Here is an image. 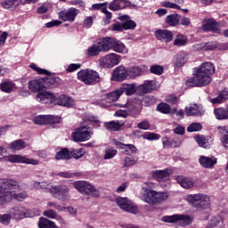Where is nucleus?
<instances>
[{"mask_svg":"<svg viewBox=\"0 0 228 228\" xmlns=\"http://www.w3.org/2000/svg\"><path fill=\"white\" fill-rule=\"evenodd\" d=\"M194 77L186 81L187 86H207L211 83V76L215 73V64L203 62L200 68H195Z\"/></svg>","mask_w":228,"mask_h":228,"instance_id":"f257e3e1","label":"nucleus"},{"mask_svg":"<svg viewBox=\"0 0 228 228\" xmlns=\"http://www.w3.org/2000/svg\"><path fill=\"white\" fill-rule=\"evenodd\" d=\"M35 188L37 190H44L47 193H52V195H55V199L58 200H69V188L65 185H51V183L47 182H35Z\"/></svg>","mask_w":228,"mask_h":228,"instance_id":"f03ea898","label":"nucleus"},{"mask_svg":"<svg viewBox=\"0 0 228 228\" xmlns=\"http://www.w3.org/2000/svg\"><path fill=\"white\" fill-rule=\"evenodd\" d=\"M77 77L78 81H82V83L88 86H94V85L101 83V75H99V72L90 69H81L77 72Z\"/></svg>","mask_w":228,"mask_h":228,"instance_id":"7ed1b4c3","label":"nucleus"},{"mask_svg":"<svg viewBox=\"0 0 228 228\" xmlns=\"http://www.w3.org/2000/svg\"><path fill=\"white\" fill-rule=\"evenodd\" d=\"M187 202L197 209H209V208H211V200L209 199V196L202 193L188 195Z\"/></svg>","mask_w":228,"mask_h":228,"instance_id":"20e7f679","label":"nucleus"},{"mask_svg":"<svg viewBox=\"0 0 228 228\" xmlns=\"http://www.w3.org/2000/svg\"><path fill=\"white\" fill-rule=\"evenodd\" d=\"M142 190L144 191V201L147 202V204H151V206L161 204V202H164V200L168 199V192H158L145 187H142Z\"/></svg>","mask_w":228,"mask_h":228,"instance_id":"39448f33","label":"nucleus"},{"mask_svg":"<svg viewBox=\"0 0 228 228\" xmlns=\"http://www.w3.org/2000/svg\"><path fill=\"white\" fill-rule=\"evenodd\" d=\"M74 186L76 190H77V191L83 195H92V197L96 198L101 197V192L99 190L94 188V186L87 181H77L75 182Z\"/></svg>","mask_w":228,"mask_h":228,"instance_id":"423d86ee","label":"nucleus"},{"mask_svg":"<svg viewBox=\"0 0 228 228\" xmlns=\"http://www.w3.org/2000/svg\"><path fill=\"white\" fill-rule=\"evenodd\" d=\"M162 222L165 224H177V222H183V227H186L193 224V218L187 215L175 214L173 216H164Z\"/></svg>","mask_w":228,"mask_h":228,"instance_id":"0eeeda50","label":"nucleus"},{"mask_svg":"<svg viewBox=\"0 0 228 228\" xmlns=\"http://www.w3.org/2000/svg\"><path fill=\"white\" fill-rule=\"evenodd\" d=\"M19 188V183L15 180H0V204L4 200V193H12Z\"/></svg>","mask_w":228,"mask_h":228,"instance_id":"6e6552de","label":"nucleus"},{"mask_svg":"<svg viewBox=\"0 0 228 228\" xmlns=\"http://www.w3.org/2000/svg\"><path fill=\"white\" fill-rule=\"evenodd\" d=\"M105 42V49L106 52L111 51L113 49L115 53H126L127 49L126 48V45L122 43L120 40H117L115 37H103Z\"/></svg>","mask_w":228,"mask_h":228,"instance_id":"1a4fd4ad","label":"nucleus"},{"mask_svg":"<svg viewBox=\"0 0 228 228\" xmlns=\"http://www.w3.org/2000/svg\"><path fill=\"white\" fill-rule=\"evenodd\" d=\"M120 63V55L117 53H109L99 60V65L102 69H113Z\"/></svg>","mask_w":228,"mask_h":228,"instance_id":"9d476101","label":"nucleus"},{"mask_svg":"<svg viewBox=\"0 0 228 228\" xmlns=\"http://www.w3.org/2000/svg\"><path fill=\"white\" fill-rule=\"evenodd\" d=\"M93 133L88 131L86 126H82L75 129L71 134V138L73 142H87L92 138Z\"/></svg>","mask_w":228,"mask_h":228,"instance_id":"9b49d317","label":"nucleus"},{"mask_svg":"<svg viewBox=\"0 0 228 228\" xmlns=\"http://www.w3.org/2000/svg\"><path fill=\"white\" fill-rule=\"evenodd\" d=\"M77 15H79V10L76 9V7L59 12V19L63 22H74Z\"/></svg>","mask_w":228,"mask_h":228,"instance_id":"f8f14e48","label":"nucleus"},{"mask_svg":"<svg viewBox=\"0 0 228 228\" xmlns=\"http://www.w3.org/2000/svg\"><path fill=\"white\" fill-rule=\"evenodd\" d=\"M44 76H46V77H43L45 90L47 88H58L61 85V78L54 74H51V71L48 74H44Z\"/></svg>","mask_w":228,"mask_h":228,"instance_id":"ddd939ff","label":"nucleus"},{"mask_svg":"<svg viewBox=\"0 0 228 228\" xmlns=\"http://www.w3.org/2000/svg\"><path fill=\"white\" fill-rule=\"evenodd\" d=\"M101 53H107L104 37L102 40H100L97 44L93 45L91 47L87 49V56H99Z\"/></svg>","mask_w":228,"mask_h":228,"instance_id":"4468645a","label":"nucleus"},{"mask_svg":"<svg viewBox=\"0 0 228 228\" xmlns=\"http://www.w3.org/2000/svg\"><path fill=\"white\" fill-rule=\"evenodd\" d=\"M7 159L10 163H25V165H38L39 163L35 159H29L21 155H10Z\"/></svg>","mask_w":228,"mask_h":228,"instance_id":"2eb2a0df","label":"nucleus"},{"mask_svg":"<svg viewBox=\"0 0 228 228\" xmlns=\"http://www.w3.org/2000/svg\"><path fill=\"white\" fill-rule=\"evenodd\" d=\"M117 205L123 209V211H126L127 213H132L133 215H136L138 213V207L133 206L127 202V199L126 198H118L116 200Z\"/></svg>","mask_w":228,"mask_h":228,"instance_id":"dca6fc26","label":"nucleus"},{"mask_svg":"<svg viewBox=\"0 0 228 228\" xmlns=\"http://www.w3.org/2000/svg\"><path fill=\"white\" fill-rule=\"evenodd\" d=\"M37 101L43 104H53L56 102V94L51 92H43L37 94Z\"/></svg>","mask_w":228,"mask_h":228,"instance_id":"f3484780","label":"nucleus"},{"mask_svg":"<svg viewBox=\"0 0 228 228\" xmlns=\"http://www.w3.org/2000/svg\"><path fill=\"white\" fill-rule=\"evenodd\" d=\"M155 37L157 40L168 44L174 40V34L168 29H158L155 31Z\"/></svg>","mask_w":228,"mask_h":228,"instance_id":"a211bd4d","label":"nucleus"},{"mask_svg":"<svg viewBox=\"0 0 228 228\" xmlns=\"http://www.w3.org/2000/svg\"><path fill=\"white\" fill-rule=\"evenodd\" d=\"M114 144L118 149H120V151H122V154L129 156V151L132 154H138V148H136L134 144H124L118 141H114Z\"/></svg>","mask_w":228,"mask_h":228,"instance_id":"6ab92c4d","label":"nucleus"},{"mask_svg":"<svg viewBox=\"0 0 228 228\" xmlns=\"http://www.w3.org/2000/svg\"><path fill=\"white\" fill-rule=\"evenodd\" d=\"M57 106H64V108H72L74 106V100L72 97L66 94L55 96V103Z\"/></svg>","mask_w":228,"mask_h":228,"instance_id":"aec40b11","label":"nucleus"},{"mask_svg":"<svg viewBox=\"0 0 228 228\" xmlns=\"http://www.w3.org/2000/svg\"><path fill=\"white\" fill-rule=\"evenodd\" d=\"M28 90L32 91L34 94H38V92H44V90H45L44 78L30 80L28 82Z\"/></svg>","mask_w":228,"mask_h":228,"instance_id":"412c9836","label":"nucleus"},{"mask_svg":"<svg viewBox=\"0 0 228 228\" xmlns=\"http://www.w3.org/2000/svg\"><path fill=\"white\" fill-rule=\"evenodd\" d=\"M129 77L127 69L124 66L117 67L112 73V78L114 81H124Z\"/></svg>","mask_w":228,"mask_h":228,"instance_id":"4be33fe9","label":"nucleus"},{"mask_svg":"<svg viewBox=\"0 0 228 228\" xmlns=\"http://www.w3.org/2000/svg\"><path fill=\"white\" fill-rule=\"evenodd\" d=\"M170 175H172V170L168 168L163 170H157L152 173L153 179H155L159 183L167 181V179H170Z\"/></svg>","mask_w":228,"mask_h":228,"instance_id":"5701e85b","label":"nucleus"},{"mask_svg":"<svg viewBox=\"0 0 228 228\" xmlns=\"http://www.w3.org/2000/svg\"><path fill=\"white\" fill-rule=\"evenodd\" d=\"M204 113V109L200 105L193 104L191 107H185V115L187 117H200Z\"/></svg>","mask_w":228,"mask_h":228,"instance_id":"b1692460","label":"nucleus"},{"mask_svg":"<svg viewBox=\"0 0 228 228\" xmlns=\"http://www.w3.org/2000/svg\"><path fill=\"white\" fill-rule=\"evenodd\" d=\"M157 86L156 82L148 80L144 84L139 86L137 90L141 94H151V92H154V90H156Z\"/></svg>","mask_w":228,"mask_h":228,"instance_id":"393cba45","label":"nucleus"},{"mask_svg":"<svg viewBox=\"0 0 228 228\" xmlns=\"http://www.w3.org/2000/svg\"><path fill=\"white\" fill-rule=\"evenodd\" d=\"M176 181L178 184H180V186L185 190H190V188H193V186H195V181H193L191 178L184 177L183 175L177 176Z\"/></svg>","mask_w":228,"mask_h":228,"instance_id":"a878e982","label":"nucleus"},{"mask_svg":"<svg viewBox=\"0 0 228 228\" xmlns=\"http://www.w3.org/2000/svg\"><path fill=\"white\" fill-rule=\"evenodd\" d=\"M203 31H213V33H218V22L214 19H208L205 24H203Z\"/></svg>","mask_w":228,"mask_h":228,"instance_id":"bb28decb","label":"nucleus"},{"mask_svg":"<svg viewBox=\"0 0 228 228\" xmlns=\"http://www.w3.org/2000/svg\"><path fill=\"white\" fill-rule=\"evenodd\" d=\"M200 163L201 167L204 168H213L215 165H216V158H209L206 156L200 157Z\"/></svg>","mask_w":228,"mask_h":228,"instance_id":"cd10ccee","label":"nucleus"},{"mask_svg":"<svg viewBox=\"0 0 228 228\" xmlns=\"http://www.w3.org/2000/svg\"><path fill=\"white\" fill-rule=\"evenodd\" d=\"M119 92L126 94V95H134L136 94V85L134 84H123L119 88Z\"/></svg>","mask_w":228,"mask_h":228,"instance_id":"c85d7f7f","label":"nucleus"},{"mask_svg":"<svg viewBox=\"0 0 228 228\" xmlns=\"http://www.w3.org/2000/svg\"><path fill=\"white\" fill-rule=\"evenodd\" d=\"M54 158L57 161L61 159H66L69 161V159H72L69 148H62L61 151H57Z\"/></svg>","mask_w":228,"mask_h":228,"instance_id":"c756f323","label":"nucleus"},{"mask_svg":"<svg viewBox=\"0 0 228 228\" xmlns=\"http://www.w3.org/2000/svg\"><path fill=\"white\" fill-rule=\"evenodd\" d=\"M195 141L199 144L200 147H203V149H209L211 143V136H204V135H197L195 137Z\"/></svg>","mask_w":228,"mask_h":228,"instance_id":"7c9ffc66","label":"nucleus"},{"mask_svg":"<svg viewBox=\"0 0 228 228\" xmlns=\"http://www.w3.org/2000/svg\"><path fill=\"white\" fill-rule=\"evenodd\" d=\"M214 115L217 120H228V108H217L214 110Z\"/></svg>","mask_w":228,"mask_h":228,"instance_id":"2f4dec72","label":"nucleus"},{"mask_svg":"<svg viewBox=\"0 0 228 228\" xmlns=\"http://www.w3.org/2000/svg\"><path fill=\"white\" fill-rule=\"evenodd\" d=\"M120 95H122V92H120V90L113 91L105 95L104 101H106L110 104L111 102H117V101L120 99Z\"/></svg>","mask_w":228,"mask_h":228,"instance_id":"473e14b6","label":"nucleus"},{"mask_svg":"<svg viewBox=\"0 0 228 228\" xmlns=\"http://www.w3.org/2000/svg\"><path fill=\"white\" fill-rule=\"evenodd\" d=\"M39 228H60L56 225V223L45 218L41 217L37 224Z\"/></svg>","mask_w":228,"mask_h":228,"instance_id":"72a5a7b5","label":"nucleus"},{"mask_svg":"<svg viewBox=\"0 0 228 228\" xmlns=\"http://www.w3.org/2000/svg\"><path fill=\"white\" fill-rule=\"evenodd\" d=\"M181 20V16L177 13L175 14H169L166 18V23L168 24V26H178L179 22Z\"/></svg>","mask_w":228,"mask_h":228,"instance_id":"f704fd0d","label":"nucleus"},{"mask_svg":"<svg viewBox=\"0 0 228 228\" xmlns=\"http://www.w3.org/2000/svg\"><path fill=\"white\" fill-rule=\"evenodd\" d=\"M143 69L139 66H133L127 69L128 77L134 79L138 76H142Z\"/></svg>","mask_w":228,"mask_h":228,"instance_id":"c9c22d12","label":"nucleus"},{"mask_svg":"<svg viewBox=\"0 0 228 228\" xmlns=\"http://www.w3.org/2000/svg\"><path fill=\"white\" fill-rule=\"evenodd\" d=\"M15 88V83L12 81H5L0 84V90L4 94H12Z\"/></svg>","mask_w":228,"mask_h":228,"instance_id":"e433bc0d","label":"nucleus"},{"mask_svg":"<svg viewBox=\"0 0 228 228\" xmlns=\"http://www.w3.org/2000/svg\"><path fill=\"white\" fill-rule=\"evenodd\" d=\"M69 154L71 156V159L72 158L74 159H81V158L86 154V150L84 148L71 149L69 151Z\"/></svg>","mask_w":228,"mask_h":228,"instance_id":"4c0bfd02","label":"nucleus"},{"mask_svg":"<svg viewBox=\"0 0 228 228\" xmlns=\"http://www.w3.org/2000/svg\"><path fill=\"white\" fill-rule=\"evenodd\" d=\"M188 44V37L183 34H178L174 40V45L176 47H184Z\"/></svg>","mask_w":228,"mask_h":228,"instance_id":"58836bf2","label":"nucleus"},{"mask_svg":"<svg viewBox=\"0 0 228 228\" xmlns=\"http://www.w3.org/2000/svg\"><path fill=\"white\" fill-rule=\"evenodd\" d=\"M9 148L11 151H22V149H26V142L22 139H19L11 142Z\"/></svg>","mask_w":228,"mask_h":228,"instance_id":"ea45409f","label":"nucleus"},{"mask_svg":"<svg viewBox=\"0 0 228 228\" xmlns=\"http://www.w3.org/2000/svg\"><path fill=\"white\" fill-rule=\"evenodd\" d=\"M59 177H63L64 179H72L74 177H83V174L81 172H60L58 173Z\"/></svg>","mask_w":228,"mask_h":228,"instance_id":"a19ab883","label":"nucleus"},{"mask_svg":"<svg viewBox=\"0 0 228 228\" xmlns=\"http://www.w3.org/2000/svg\"><path fill=\"white\" fill-rule=\"evenodd\" d=\"M224 222V217L220 215L214 216L207 224V228H214L218 227L219 224H222Z\"/></svg>","mask_w":228,"mask_h":228,"instance_id":"79ce46f5","label":"nucleus"},{"mask_svg":"<svg viewBox=\"0 0 228 228\" xmlns=\"http://www.w3.org/2000/svg\"><path fill=\"white\" fill-rule=\"evenodd\" d=\"M138 163V157H126L124 159L123 168H129V167H133Z\"/></svg>","mask_w":228,"mask_h":228,"instance_id":"37998d69","label":"nucleus"},{"mask_svg":"<svg viewBox=\"0 0 228 228\" xmlns=\"http://www.w3.org/2000/svg\"><path fill=\"white\" fill-rule=\"evenodd\" d=\"M156 104V98L152 95H148L141 100V106H152Z\"/></svg>","mask_w":228,"mask_h":228,"instance_id":"c03bdc74","label":"nucleus"},{"mask_svg":"<svg viewBox=\"0 0 228 228\" xmlns=\"http://www.w3.org/2000/svg\"><path fill=\"white\" fill-rule=\"evenodd\" d=\"M170 105L168 103L161 102L157 105V111L163 113V115H168L170 113Z\"/></svg>","mask_w":228,"mask_h":228,"instance_id":"a18cd8bd","label":"nucleus"},{"mask_svg":"<svg viewBox=\"0 0 228 228\" xmlns=\"http://www.w3.org/2000/svg\"><path fill=\"white\" fill-rule=\"evenodd\" d=\"M118 151L112 147H108L105 149V154L103 159H113L117 156Z\"/></svg>","mask_w":228,"mask_h":228,"instance_id":"49530a36","label":"nucleus"},{"mask_svg":"<svg viewBox=\"0 0 228 228\" xmlns=\"http://www.w3.org/2000/svg\"><path fill=\"white\" fill-rule=\"evenodd\" d=\"M150 72L151 74H155V76H161L165 72V68L161 65L155 64L150 68Z\"/></svg>","mask_w":228,"mask_h":228,"instance_id":"de8ad7c7","label":"nucleus"},{"mask_svg":"<svg viewBox=\"0 0 228 228\" xmlns=\"http://www.w3.org/2000/svg\"><path fill=\"white\" fill-rule=\"evenodd\" d=\"M188 133H197L202 131V125L200 123H192L187 127Z\"/></svg>","mask_w":228,"mask_h":228,"instance_id":"09e8293b","label":"nucleus"},{"mask_svg":"<svg viewBox=\"0 0 228 228\" xmlns=\"http://www.w3.org/2000/svg\"><path fill=\"white\" fill-rule=\"evenodd\" d=\"M34 123L37 126H45L48 124L47 115L46 116H37L34 118Z\"/></svg>","mask_w":228,"mask_h":228,"instance_id":"8fccbe9b","label":"nucleus"},{"mask_svg":"<svg viewBox=\"0 0 228 228\" xmlns=\"http://www.w3.org/2000/svg\"><path fill=\"white\" fill-rule=\"evenodd\" d=\"M17 3V0H3L1 2L2 8H4L5 10H10L12 6H15Z\"/></svg>","mask_w":228,"mask_h":228,"instance_id":"3c124183","label":"nucleus"},{"mask_svg":"<svg viewBox=\"0 0 228 228\" xmlns=\"http://www.w3.org/2000/svg\"><path fill=\"white\" fill-rule=\"evenodd\" d=\"M123 28L125 31L134 29V28H136V22H134L133 20H126L125 22H123Z\"/></svg>","mask_w":228,"mask_h":228,"instance_id":"603ef678","label":"nucleus"},{"mask_svg":"<svg viewBox=\"0 0 228 228\" xmlns=\"http://www.w3.org/2000/svg\"><path fill=\"white\" fill-rule=\"evenodd\" d=\"M10 222H12V215H0V224H3V225H10Z\"/></svg>","mask_w":228,"mask_h":228,"instance_id":"864d4df0","label":"nucleus"},{"mask_svg":"<svg viewBox=\"0 0 228 228\" xmlns=\"http://www.w3.org/2000/svg\"><path fill=\"white\" fill-rule=\"evenodd\" d=\"M29 68L32 69V70H35V72H37V74H40V75L49 74V70H47L45 69H42V68L37 66V64H35V63H31L29 65Z\"/></svg>","mask_w":228,"mask_h":228,"instance_id":"5fc2aeb1","label":"nucleus"},{"mask_svg":"<svg viewBox=\"0 0 228 228\" xmlns=\"http://www.w3.org/2000/svg\"><path fill=\"white\" fill-rule=\"evenodd\" d=\"M79 69H81L80 63H71L66 69V72H68V74H70L71 72H76V70H79Z\"/></svg>","mask_w":228,"mask_h":228,"instance_id":"6e6d98bb","label":"nucleus"},{"mask_svg":"<svg viewBox=\"0 0 228 228\" xmlns=\"http://www.w3.org/2000/svg\"><path fill=\"white\" fill-rule=\"evenodd\" d=\"M46 118L48 120V124H60V122H61V118L57 116L47 115Z\"/></svg>","mask_w":228,"mask_h":228,"instance_id":"4d7b16f0","label":"nucleus"},{"mask_svg":"<svg viewBox=\"0 0 228 228\" xmlns=\"http://www.w3.org/2000/svg\"><path fill=\"white\" fill-rule=\"evenodd\" d=\"M138 129H142L143 131H147V129L151 128V123L147 120L141 121L137 124Z\"/></svg>","mask_w":228,"mask_h":228,"instance_id":"13d9d810","label":"nucleus"},{"mask_svg":"<svg viewBox=\"0 0 228 228\" xmlns=\"http://www.w3.org/2000/svg\"><path fill=\"white\" fill-rule=\"evenodd\" d=\"M109 10H111L112 12H118V10H122V8L120 7V4L114 0L110 4Z\"/></svg>","mask_w":228,"mask_h":228,"instance_id":"bf43d9fd","label":"nucleus"},{"mask_svg":"<svg viewBox=\"0 0 228 228\" xmlns=\"http://www.w3.org/2000/svg\"><path fill=\"white\" fill-rule=\"evenodd\" d=\"M215 49H218V45L216 42L205 44V51H215Z\"/></svg>","mask_w":228,"mask_h":228,"instance_id":"052dcab7","label":"nucleus"},{"mask_svg":"<svg viewBox=\"0 0 228 228\" xmlns=\"http://www.w3.org/2000/svg\"><path fill=\"white\" fill-rule=\"evenodd\" d=\"M162 144H163V149L171 148V146H172V140H170V138H168L167 136L162 137Z\"/></svg>","mask_w":228,"mask_h":228,"instance_id":"680f3d73","label":"nucleus"},{"mask_svg":"<svg viewBox=\"0 0 228 228\" xmlns=\"http://www.w3.org/2000/svg\"><path fill=\"white\" fill-rule=\"evenodd\" d=\"M8 38V32L4 31L0 35V47H4V45L6 44V39Z\"/></svg>","mask_w":228,"mask_h":228,"instance_id":"e2e57ef3","label":"nucleus"},{"mask_svg":"<svg viewBox=\"0 0 228 228\" xmlns=\"http://www.w3.org/2000/svg\"><path fill=\"white\" fill-rule=\"evenodd\" d=\"M173 131L175 134L183 135L186 132V129L184 128V126L178 125Z\"/></svg>","mask_w":228,"mask_h":228,"instance_id":"0e129e2a","label":"nucleus"},{"mask_svg":"<svg viewBox=\"0 0 228 228\" xmlns=\"http://www.w3.org/2000/svg\"><path fill=\"white\" fill-rule=\"evenodd\" d=\"M112 31H125L124 24L120 22L112 25Z\"/></svg>","mask_w":228,"mask_h":228,"instance_id":"69168bd1","label":"nucleus"},{"mask_svg":"<svg viewBox=\"0 0 228 228\" xmlns=\"http://www.w3.org/2000/svg\"><path fill=\"white\" fill-rule=\"evenodd\" d=\"M44 216H47V218H54L57 216L56 211L50 209L46 210L43 213Z\"/></svg>","mask_w":228,"mask_h":228,"instance_id":"338daca9","label":"nucleus"},{"mask_svg":"<svg viewBox=\"0 0 228 228\" xmlns=\"http://www.w3.org/2000/svg\"><path fill=\"white\" fill-rule=\"evenodd\" d=\"M146 138H147L148 140H150V141H152V140H159L160 136H159V134H158L149 132V133L146 134Z\"/></svg>","mask_w":228,"mask_h":228,"instance_id":"774afa93","label":"nucleus"}]
</instances>
